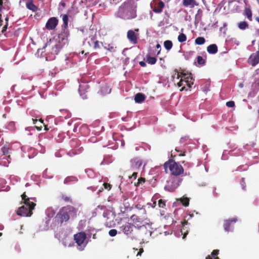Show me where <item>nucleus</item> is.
<instances>
[{
    "instance_id": "f257e3e1",
    "label": "nucleus",
    "mask_w": 259,
    "mask_h": 259,
    "mask_svg": "<svg viewBox=\"0 0 259 259\" xmlns=\"http://www.w3.org/2000/svg\"><path fill=\"white\" fill-rule=\"evenodd\" d=\"M137 7L134 0H127L119 7L117 15L124 20L135 18L137 16Z\"/></svg>"
},
{
    "instance_id": "f03ea898",
    "label": "nucleus",
    "mask_w": 259,
    "mask_h": 259,
    "mask_svg": "<svg viewBox=\"0 0 259 259\" xmlns=\"http://www.w3.org/2000/svg\"><path fill=\"white\" fill-rule=\"evenodd\" d=\"M69 34V31L68 29H62L61 32L58 34L56 39L57 43L54 46H51V44H47L45 48L49 49L52 48L51 54H58L60 50L65 45L68 44Z\"/></svg>"
},
{
    "instance_id": "7ed1b4c3",
    "label": "nucleus",
    "mask_w": 259,
    "mask_h": 259,
    "mask_svg": "<svg viewBox=\"0 0 259 259\" xmlns=\"http://www.w3.org/2000/svg\"><path fill=\"white\" fill-rule=\"evenodd\" d=\"M77 209L71 205H67L62 207L57 213L56 219L57 221L62 224L63 222H67L70 216L76 217Z\"/></svg>"
},
{
    "instance_id": "20e7f679",
    "label": "nucleus",
    "mask_w": 259,
    "mask_h": 259,
    "mask_svg": "<svg viewBox=\"0 0 259 259\" xmlns=\"http://www.w3.org/2000/svg\"><path fill=\"white\" fill-rule=\"evenodd\" d=\"M164 167L165 170L168 168L170 174L175 176H179L184 172L182 166L179 162H176L172 160L166 161L164 164Z\"/></svg>"
},
{
    "instance_id": "39448f33",
    "label": "nucleus",
    "mask_w": 259,
    "mask_h": 259,
    "mask_svg": "<svg viewBox=\"0 0 259 259\" xmlns=\"http://www.w3.org/2000/svg\"><path fill=\"white\" fill-rule=\"evenodd\" d=\"M36 204L34 202L24 205L20 207L17 211L18 215L22 217H30L32 214V210L34 209Z\"/></svg>"
},
{
    "instance_id": "423d86ee",
    "label": "nucleus",
    "mask_w": 259,
    "mask_h": 259,
    "mask_svg": "<svg viewBox=\"0 0 259 259\" xmlns=\"http://www.w3.org/2000/svg\"><path fill=\"white\" fill-rule=\"evenodd\" d=\"M178 186L179 183L178 180L176 178H171L167 181L166 184L164 186V189L166 191L172 192H174Z\"/></svg>"
},
{
    "instance_id": "0eeeda50",
    "label": "nucleus",
    "mask_w": 259,
    "mask_h": 259,
    "mask_svg": "<svg viewBox=\"0 0 259 259\" xmlns=\"http://www.w3.org/2000/svg\"><path fill=\"white\" fill-rule=\"evenodd\" d=\"M135 226L129 223H125L120 227V230L126 235H131Z\"/></svg>"
},
{
    "instance_id": "6e6552de",
    "label": "nucleus",
    "mask_w": 259,
    "mask_h": 259,
    "mask_svg": "<svg viewBox=\"0 0 259 259\" xmlns=\"http://www.w3.org/2000/svg\"><path fill=\"white\" fill-rule=\"evenodd\" d=\"M86 238V234L83 232H79L74 235V240L78 246H81L83 244Z\"/></svg>"
},
{
    "instance_id": "1a4fd4ad",
    "label": "nucleus",
    "mask_w": 259,
    "mask_h": 259,
    "mask_svg": "<svg viewBox=\"0 0 259 259\" xmlns=\"http://www.w3.org/2000/svg\"><path fill=\"white\" fill-rule=\"evenodd\" d=\"M58 24V20L56 17H51L46 23V28L49 30H54Z\"/></svg>"
},
{
    "instance_id": "9d476101",
    "label": "nucleus",
    "mask_w": 259,
    "mask_h": 259,
    "mask_svg": "<svg viewBox=\"0 0 259 259\" xmlns=\"http://www.w3.org/2000/svg\"><path fill=\"white\" fill-rule=\"evenodd\" d=\"M248 63L253 67L259 63V50L250 56L248 59Z\"/></svg>"
},
{
    "instance_id": "9b49d317",
    "label": "nucleus",
    "mask_w": 259,
    "mask_h": 259,
    "mask_svg": "<svg viewBox=\"0 0 259 259\" xmlns=\"http://www.w3.org/2000/svg\"><path fill=\"white\" fill-rule=\"evenodd\" d=\"M127 37L131 43L136 45L138 42V34L134 30H129L127 32Z\"/></svg>"
},
{
    "instance_id": "f8f14e48",
    "label": "nucleus",
    "mask_w": 259,
    "mask_h": 259,
    "mask_svg": "<svg viewBox=\"0 0 259 259\" xmlns=\"http://www.w3.org/2000/svg\"><path fill=\"white\" fill-rule=\"evenodd\" d=\"M131 167L132 170L137 171L139 170L142 165V161L138 158H135L131 160Z\"/></svg>"
},
{
    "instance_id": "ddd939ff",
    "label": "nucleus",
    "mask_w": 259,
    "mask_h": 259,
    "mask_svg": "<svg viewBox=\"0 0 259 259\" xmlns=\"http://www.w3.org/2000/svg\"><path fill=\"white\" fill-rule=\"evenodd\" d=\"M88 43L91 47H93L94 49L96 50L97 49L100 48V45H99V41L96 39V37L95 36H92L89 41H88Z\"/></svg>"
},
{
    "instance_id": "4468645a",
    "label": "nucleus",
    "mask_w": 259,
    "mask_h": 259,
    "mask_svg": "<svg viewBox=\"0 0 259 259\" xmlns=\"http://www.w3.org/2000/svg\"><path fill=\"white\" fill-rule=\"evenodd\" d=\"M88 88H89L88 85H86V84L79 86L78 91H79L80 97L83 99H85L87 98V93L88 92L87 89Z\"/></svg>"
},
{
    "instance_id": "2eb2a0df",
    "label": "nucleus",
    "mask_w": 259,
    "mask_h": 259,
    "mask_svg": "<svg viewBox=\"0 0 259 259\" xmlns=\"http://www.w3.org/2000/svg\"><path fill=\"white\" fill-rule=\"evenodd\" d=\"M182 77L184 78L185 80V83L186 85L190 89L191 88L192 85L193 84V79L190 76V75L187 76L186 74L182 73Z\"/></svg>"
},
{
    "instance_id": "dca6fc26",
    "label": "nucleus",
    "mask_w": 259,
    "mask_h": 259,
    "mask_svg": "<svg viewBox=\"0 0 259 259\" xmlns=\"http://www.w3.org/2000/svg\"><path fill=\"white\" fill-rule=\"evenodd\" d=\"M183 5L185 7H189L191 8H194L195 6H198L195 0H183Z\"/></svg>"
},
{
    "instance_id": "f3484780",
    "label": "nucleus",
    "mask_w": 259,
    "mask_h": 259,
    "mask_svg": "<svg viewBox=\"0 0 259 259\" xmlns=\"http://www.w3.org/2000/svg\"><path fill=\"white\" fill-rule=\"evenodd\" d=\"M236 219H232L231 220H225L224 223V228L226 232H229L230 231V226L232 222H236Z\"/></svg>"
},
{
    "instance_id": "a211bd4d",
    "label": "nucleus",
    "mask_w": 259,
    "mask_h": 259,
    "mask_svg": "<svg viewBox=\"0 0 259 259\" xmlns=\"http://www.w3.org/2000/svg\"><path fill=\"white\" fill-rule=\"evenodd\" d=\"M180 77H181L180 80L179 82H178L177 84L179 87L183 86L182 89L180 90L181 91H184V90H187V89H186L185 85L186 83H185V80L183 77H182V75L179 74V73H178L177 75V78L179 79Z\"/></svg>"
},
{
    "instance_id": "6ab92c4d",
    "label": "nucleus",
    "mask_w": 259,
    "mask_h": 259,
    "mask_svg": "<svg viewBox=\"0 0 259 259\" xmlns=\"http://www.w3.org/2000/svg\"><path fill=\"white\" fill-rule=\"evenodd\" d=\"M32 120L33 123L35 124V128L38 131H40L42 129V126L44 125L43 120L42 119H40L39 120L36 119H32Z\"/></svg>"
},
{
    "instance_id": "aec40b11",
    "label": "nucleus",
    "mask_w": 259,
    "mask_h": 259,
    "mask_svg": "<svg viewBox=\"0 0 259 259\" xmlns=\"http://www.w3.org/2000/svg\"><path fill=\"white\" fill-rule=\"evenodd\" d=\"M164 7V4L162 1H159L156 6L153 9V11L156 13H160Z\"/></svg>"
},
{
    "instance_id": "412c9836",
    "label": "nucleus",
    "mask_w": 259,
    "mask_h": 259,
    "mask_svg": "<svg viewBox=\"0 0 259 259\" xmlns=\"http://www.w3.org/2000/svg\"><path fill=\"white\" fill-rule=\"evenodd\" d=\"M218 47L215 44H211L207 47V51L209 54H215L218 52Z\"/></svg>"
},
{
    "instance_id": "4be33fe9",
    "label": "nucleus",
    "mask_w": 259,
    "mask_h": 259,
    "mask_svg": "<svg viewBox=\"0 0 259 259\" xmlns=\"http://www.w3.org/2000/svg\"><path fill=\"white\" fill-rule=\"evenodd\" d=\"M145 99V96L142 93H138L135 96V101L136 103H140L143 102Z\"/></svg>"
},
{
    "instance_id": "5701e85b",
    "label": "nucleus",
    "mask_w": 259,
    "mask_h": 259,
    "mask_svg": "<svg viewBox=\"0 0 259 259\" xmlns=\"http://www.w3.org/2000/svg\"><path fill=\"white\" fill-rule=\"evenodd\" d=\"M26 6L28 9L33 12H35L38 10V7L33 4L32 0L27 2Z\"/></svg>"
},
{
    "instance_id": "b1692460",
    "label": "nucleus",
    "mask_w": 259,
    "mask_h": 259,
    "mask_svg": "<svg viewBox=\"0 0 259 259\" xmlns=\"http://www.w3.org/2000/svg\"><path fill=\"white\" fill-rule=\"evenodd\" d=\"M62 16V20L63 24L62 25V29H68V17L67 14L61 15Z\"/></svg>"
},
{
    "instance_id": "393cba45",
    "label": "nucleus",
    "mask_w": 259,
    "mask_h": 259,
    "mask_svg": "<svg viewBox=\"0 0 259 259\" xmlns=\"http://www.w3.org/2000/svg\"><path fill=\"white\" fill-rule=\"evenodd\" d=\"M219 253V250L218 249H214L212 251L211 253V256L208 255L206 257L205 259H212V258H214V259H220L219 257L217 256Z\"/></svg>"
},
{
    "instance_id": "a878e982",
    "label": "nucleus",
    "mask_w": 259,
    "mask_h": 259,
    "mask_svg": "<svg viewBox=\"0 0 259 259\" xmlns=\"http://www.w3.org/2000/svg\"><path fill=\"white\" fill-rule=\"evenodd\" d=\"M22 199L23 200V202L24 204L27 205L28 204L31 203L32 202L30 201V198H28L27 196L26 195V193L24 192L21 195Z\"/></svg>"
},
{
    "instance_id": "bb28decb",
    "label": "nucleus",
    "mask_w": 259,
    "mask_h": 259,
    "mask_svg": "<svg viewBox=\"0 0 259 259\" xmlns=\"http://www.w3.org/2000/svg\"><path fill=\"white\" fill-rule=\"evenodd\" d=\"M163 45L165 49L167 51L170 50L172 48L173 45L172 41L169 40H165L164 42Z\"/></svg>"
},
{
    "instance_id": "cd10ccee",
    "label": "nucleus",
    "mask_w": 259,
    "mask_h": 259,
    "mask_svg": "<svg viewBox=\"0 0 259 259\" xmlns=\"http://www.w3.org/2000/svg\"><path fill=\"white\" fill-rule=\"evenodd\" d=\"M146 62L150 64L153 65L155 64L156 62L157 59L154 57H150L149 56H147L146 57Z\"/></svg>"
},
{
    "instance_id": "c85d7f7f",
    "label": "nucleus",
    "mask_w": 259,
    "mask_h": 259,
    "mask_svg": "<svg viewBox=\"0 0 259 259\" xmlns=\"http://www.w3.org/2000/svg\"><path fill=\"white\" fill-rule=\"evenodd\" d=\"M205 39L203 37H198L195 39V43L198 45H201L204 44Z\"/></svg>"
},
{
    "instance_id": "c756f323",
    "label": "nucleus",
    "mask_w": 259,
    "mask_h": 259,
    "mask_svg": "<svg viewBox=\"0 0 259 259\" xmlns=\"http://www.w3.org/2000/svg\"><path fill=\"white\" fill-rule=\"evenodd\" d=\"M238 27L241 30H244L248 27V24L245 21L240 22L238 23Z\"/></svg>"
},
{
    "instance_id": "7c9ffc66",
    "label": "nucleus",
    "mask_w": 259,
    "mask_h": 259,
    "mask_svg": "<svg viewBox=\"0 0 259 259\" xmlns=\"http://www.w3.org/2000/svg\"><path fill=\"white\" fill-rule=\"evenodd\" d=\"M180 200L184 206H188L189 204V199L187 197L181 198Z\"/></svg>"
},
{
    "instance_id": "2f4dec72",
    "label": "nucleus",
    "mask_w": 259,
    "mask_h": 259,
    "mask_svg": "<svg viewBox=\"0 0 259 259\" xmlns=\"http://www.w3.org/2000/svg\"><path fill=\"white\" fill-rule=\"evenodd\" d=\"M178 41L180 42H183L187 40V36L184 33H181L178 37Z\"/></svg>"
},
{
    "instance_id": "473e14b6",
    "label": "nucleus",
    "mask_w": 259,
    "mask_h": 259,
    "mask_svg": "<svg viewBox=\"0 0 259 259\" xmlns=\"http://www.w3.org/2000/svg\"><path fill=\"white\" fill-rule=\"evenodd\" d=\"M9 148H8V147H7L6 146H4L2 148V151L3 153V154L4 155H7L8 157L10 158V155L9 154Z\"/></svg>"
},
{
    "instance_id": "72a5a7b5",
    "label": "nucleus",
    "mask_w": 259,
    "mask_h": 259,
    "mask_svg": "<svg viewBox=\"0 0 259 259\" xmlns=\"http://www.w3.org/2000/svg\"><path fill=\"white\" fill-rule=\"evenodd\" d=\"M245 15L249 20L252 19V13L249 9H245Z\"/></svg>"
},
{
    "instance_id": "f704fd0d",
    "label": "nucleus",
    "mask_w": 259,
    "mask_h": 259,
    "mask_svg": "<svg viewBox=\"0 0 259 259\" xmlns=\"http://www.w3.org/2000/svg\"><path fill=\"white\" fill-rule=\"evenodd\" d=\"M197 61L200 65H204L205 64V60L200 56L197 57Z\"/></svg>"
},
{
    "instance_id": "c9c22d12",
    "label": "nucleus",
    "mask_w": 259,
    "mask_h": 259,
    "mask_svg": "<svg viewBox=\"0 0 259 259\" xmlns=\"http://www.w3.org/2000/svg\"><path fill=\"white\" fill-rule=\"evenodd\" d=\"M61 199L66 202H70V203L72 202V199L70 198V197L65 195H62L61 196Z\"/></svg>"
},
{
    "instance_id": "e433bc0d",
    "label": "nucleus",
    "mask_w": 259,
    "mask_h": 259,
    "mask_svg": "<svg viewBox=\"0 0 259 259\" xmlns=\"http://www.w3.org/2000/svg\"><path fill=\"white\" fill-rule=\"evenodd\" d=\"M104 49L109 50L110 52L115 51V47L112 45H106L104 46Z\"/></svg>"
},
{
    "instance_id": "4c0bfd02",
    "label": "nucleus",
    "mask_w": 259,
    "mask_h": 259,
    "mask_svg": "<svg viewBox=\"0 0 259 259\" xmlns=\"http://www.w3.org/2000/svg\"><path fill=\"white\" fill-rule=\"evenodd\" d=\"M77 179L74 177H68L66 178L64 180V183L67 184L71 181H76Z\"/></svg>"
},
{
    "instance_id": "58836bf2",
    "label": "nucleus",
    "mask_w": 259,
    "mask_h": 259,
    "mask_svg": "<svg viewBox=\"0 0 259 259\" xmlns=\"http://www.w3.org/2000/svg\"><path fill=\"white\" fill-rule=\"evenodd\" d=\"M158 206L160 208H164L165 207V201L160 199L158 200Z\"/></svg>"
},
{
    "instance_id": "ea45409f",
    "label": "nucleus",
    "mask_w": 259,
    "mask_h": 259,
    "mask_svg": "<svg viewBox=\"0 0 259 259\" xmlns=\"http://www.w3.org/2000/svg\"><path fill=\"white\" fill-rule=\"evenodd\" d=\"M131 219L134 222H139L140 218L136 214H133L131 217Z\"/></svg>"
},
{
    "instance_id": "a19ab883",
    "label": "nucleus",
    "mask_w": 259,
    "mask_h": 259,
    "mask_svg": "<svg viewBox=\"0 0 259 259\" xmlns=\"http://www.w3.org/2000/svg\"><path fill=\"white\" fill-rule=\"evenodd\" d=\"M193 52H187L184 54L186 60H188L192 55Z\"/></svg>"
},
{
    "instance_id": "79ce46f5",
    "label": "nucleus",
    "mask_w": 259,
    "mask_h": 259,
    "mask_svg": "<svg viewBox=\"0 0 259 259\" xmlns=\"http://www.w3.org/2000/svg\"><path fill=\"white\" fill-rule=\"evenodd\" d=\"M145 182V179L144 178L141 177L138 179L137 184H135L136 186H139L140 184L144 183Z\"/></svg>"
},
{
    "instance_id": "37998d69",
    "label": "nucleus",
    "mask_w": 259,
    "mask_h": 259,
    "mask_svg": "<svg viewBox=\"0 0 259 259\" xmlns=\"http://www.w3.org/2000/svg\"><path fill=\"white\" fill-rule=\"evenodd\" d=\"M117 231L116 229H111L109 231V235L111 237H114L116 235Z\"/></svg>"
},
{
    "instance_id": "c03bdc74",
    "label": "nucleus",
    "mask_w": 259,
    "mask_h": 259,
    "mask_svg": "<svg viewBox=\"0 0 259 259\" xmlns=\"http://www.w3.org/2000/svg\"><path fill=\"white\" fill-rule=\"evenodd\" d=\"M226 106L228 107H233L235 106V103L233 101H228L226 103Z\"/></svg>"
},
{
    "instance_id": "a18cd8bd",
    "label": "nucleus",
    "mask_w": 259,
    "mask_h": 259,
    "mask_svg": "<svg viewBox=\"0 0 259 259\" xmlns=\"http://www.w3.org/2000/svg\"><path fill=\"white\" fill-rule=\"evenodd\" d=\"M103 186L105 189H106L108 190H110L112 187L111 185H110V184L107 183H104L103 184Z\"/></svg>"
},
{
    "instance_id": "49530a36",
    "label": "nucleus",
    "mask_w": 259,
    "mask_h": 259,
    "mask_svg": "<svg viewBox=\"0 0 259 259\" xmlns=\"http://www.w3.org/2000/svg\"><path fill=\"white\" fill-rule=\"evenodd\" d=\"M240 184L242 186V188L243 190H245V179L244 178H242L241 179V181L240 182Z\"/></svg>"
},
{
    "instance_id": "de8ad7c7",
    "label": "nucleus",
    "mask_w": 259,
    "mask_h": 259,
    "mask_svg": "<svg viewBox=\"0 0 259 259\" xmlns=\"http://www.w3.org/2000/svg\"><path fill=\"white\" fill-rule=\"evenodd\" d=\"M138 172L137 171H134L132 175L131 176H129L130 179L134 178V179H136L137 177Z\"/></svg>"
},
{
    "instance_id": "09e8293b",
    "label": "nucleus",
    "mask_w": 259,
    "mask_h": 259,
    "mask_svg": "<svg viewBox=\"0 0 259 259\" xmlns=\"http://www.w3.org/2000/svg\"><path fill=\"white\" fill-rule=\"evenodd\" d=\"M7 27H8V22H6V24L3 27V29L2 30V32L3 33H4L6 31Z\"/></svg>"
},
{
    "instance_id": "8fccbe9b",
    "label": "nucleus",
    "mask_w": 259,
    "mask_h": 259,
    "mask_svg": "<svg viewBox=\"0 0 259 259\" xmlns=\"http://www.w3.org/2000/svg\"><path fill=\"white\" fill-rule=\"evenodd\" d=\"M139 64L142 66V67H146V64L145 62L144 61H141L139 62Z\"/></svg>"
},
{
    "instance_id": "3c124183",
    "label": "nucleus",
    "mask_w": 259,
    "mask_h": 259,
    "mask_svg": "<svg viewBox=\"0 0 259 259\" xmlns=\"http://www.w3.org/2000/svg\"><path fill=\"white\" fill-rule=\"evenodd\" d=\"M143 251H144L143 249V248H140V250H139V251L138 252L137 255V256L141 255V254L143 252Z\"/></svg>"
},
{
    "instance_id": "603ef678",
    "label": "nucleus",
    "mask_w": 259,
    "mask_h": 259,
    "mask_svg": "<svg viewBox=\"0 0 259 259\" xmlns=\"http://www.w3.org/2000/svg\"><path fill=\"white\" fill-rule=\"evenodd\" d=\"M156 47L157 49H159L157 53V55H158L160 52L161 46L159 44H158L156 45Z\"/></svg>"
},
{
    "instance_id": "864d4df0",
    "label": "nucleus",
    "mask_w": 259,
    "mask_h": 259,
    "mask_svg": "<svg viewBox=\"0 0 259 259\" xmlns=\"http://www.w3.org/2000/svg\"><path fill=\"white\" fill-rule=\"evenodd\" d=\"M3 0H0V11H1L2 10V6H3Z\"/></svg>"
},
{
    "instance_id": "5fc2aeb1",
    "label": "nucleus",
    "mask_w": 259,
    "mask_h": 259,
    "mask_svg": "<svg viewBox=\"0 0 259 259\" xmlns=\"http://www.w3.org/2000/svg\"><path fill=\"white\" fill-rule=\"evenodd\" d=\"M179 156H185V153L184 152L183 153H181L180 154H179Z\"/></svg>"
},
{
    "instance_id": "6e6d98bb",
    "label": "nucleus",
    "mask_w": 259,
    "mask_h": 259,
    "mask_svg": "<svg viewBox=\"0 0 259 259\" xmlns=\"http://www.w3.org/2000/svg\"><path fill=\"white\" fill-rule=\"evenodd\" d=\"M44 126H45V130L46 131H48V130H49V128H48V127H47V125H45L44 124Z\"/></svg>"
},
{
    "instance_id": "4d7b16f0",
    "label": "nucleus",
    "mask_w": 259,
    "mask_h": 259,
    "mask_svg": "<svg viewBox=\"0 0 259 259\" xmlns=\"http://www.w3.org/2000/svg\"><path fill=\"white\" fill-rule=\"evenodd\" d=\"M61 5L63 6V7H65V4L64 3H61Z\"/></svg>"
},
{
    "instance_id": "13d9d810",
    "label": "nucleus",
    "mask_w": 259,
    "mask_h": 259,
    "mask_svg": "<svg viewBox=\"0 0 259 259\" xmlns=\"http://www.w3.org/2000/svg\"><path fill=\"white\" fill-rule=\"evenodd\" d=\"M184 141V138H181V140H180V142H183V141Z\"/></svg>"
},
{
    "instance_id": "bf43d9fd",
    "label": "nucleus",
    "mask_w": 259,
    "mask_h": 259,
    "mask_svg": "<svg viewBox=\"0 0 259 259\" xmlns=\"http://www.w3.org/2000/svg\"><path fill=\"white\" fill-rule=\"evenodd\" d=\"M8 20H9V17H6V18H5V20L7 21V22H8Z\"/></svg>"
},
{
    "instance_id": "052dcab7",
    "label": "nucleus",
    "mask_w": 259,
    "mask_h": 259,
    "mask_svg": "<svg viewBox=\"0 0 259 259\" xmlns=\"http://www.w3.org/2000/svg\"><path fill=\"white\" fill-rule=\"evenodd\" d=\"M93 238L94 239H96V234H94V235H93Z\"/></svg>"
},
{
    "instance_id": "680f3d73",
    "label": "nucleus",
    "mask_w": 259,
    "mask_h": 259,
    "mask_svg": "<svg viewBox=\"0 0 259 259\" xmlns=\"http://www.w3.org/2000/svg\"><path fill=\"white\" fill-rule=\"evenodd\" d=\"M175 150L177 152H180V151L176 147Z\"/></svg>"
},
{
    "instance_id": "e2e57ef3",
    "label": "nucleus",
    "mask_w": 259,
    "mask_h": 259,
    "mask_svg": "<svg viewBox=\"0 0 259 259\" xmlns=\"http://www.w3.org/2000/svg\"><path fill=\"white\" fill-rule=\"evenodd\" d=\"M3 117H4V118H6L7 114H3Z\"/></svg>"
},
{
    "instance_id": "0e129e2a",
    "label": "nucleus",
    "mask_w": 259,
    "mask_h": 259,
    "mask_svg": "<svg viewBox=\"0 0 259 259\" xmlns=\"http://www.w3.org/2000/svg\"><path fill=\"white\" fill-rule=\"evenodd\" d=\"M256 21H257L258 22H259V18H256Z\"/></svg>"
},
{
    "instance_id": "69168bd1",
    "label": "nucleus",
    "mask_w": 259,
    "mask_h": 259,
    "mask_svg": "<svg viewBox=\"0 0 259 259\" xmlns=\"http://www.w3.org/2000/svg\"><path fill=\"white\" fill-rule=\"evenodd\" d=\"M136 207L137 208H140L138 205H136Z\"/></svg>"
},
{
    "instance_id": "338daca9",
    "label": "nucleus",
    "mask_w": 259,
    "mask_h": 259,
    "mask_svg": "<svg viewBox=\"0 0 259 259\" xmlns=\"http://www.w3.org/2000/svg\"><path fill=\"white\" fill-rule=\"evenodd\" d=\"M84 53V51H81V54H83Z\"/></svg>"
},
{
    "instance_id": "774afa93",
    "label": "nucleus",
    "mask_w": 259,
    "mask_h": 259,
    "mask_svg": "<svg viewBox=\"0 0 259 259\" xmlns=\"http://www.w3.org/2000/svg\"><path fill=\"white\" fill-rule=\"evenodd\" d=\"M3 227L1 226V228H0V230L3 229Z\"/></svg>"
}]
</instances>
